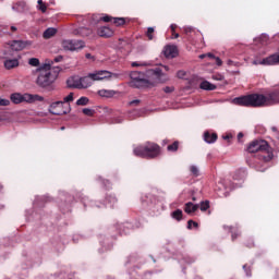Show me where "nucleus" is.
Masks as SVG:
<instances>
[{"label": "nucleus", "instance_id": "c756f323", "mask_svg": "<svg viewBox=\"0 0 279 279\" xmlns=\"http://www.w3.org/2000/svg\"><path fill=\"white\" fill-rule=\"evenodd\" d=\"M88 97H81L77 101H76V106H88Z\"/></svg>", "mask_w": 279, "mask_h": 279}, {"label": "nucleus", "instance_id": "f704fd0d", "mask_svg": "<svg viewBox=\"0 0 279 279\" xmlns=\"http://www.w3.org/2000/svg\"><path fill=\"white\" fill-rule=\"evenodd\" d=\"M148 40H154V27H148L146 32Z\"/></svg>", "mask_w": 279, "mask_h": 279}, {"label": "nucleus", "instance_id": "20e7f679", "mask_svg": "<svg viewBox=\"0 0 279 279\" xmlns=\"http://www.w3.org/2000/svg\"><path fill=\"white\" fill-rule=\"evenodd\" d=\"M258 151H260L262 154H266V155H262L264 162H269L270 160L274 159V151H271V146H269V143H267V141L254 140L248 144L247 146L248 154H256Z\"/></svg>", "mask_w": 279, "mask_h": 279}, {"label": "nucleus", "instance_id": "2eb2a0df", "mask_svg": "<svg viewBox=\"0 0 279 279\" xmlns=\"http://www.w3.org/2000/svg\"><path fill=\"white\" fill-rule=\"evenodd\" d=\"M197 210H199L198 204L195 205L192 202H189L184 206V213H186V215H193V213H197Z\"/></svg>", "mask_w": 279, "mask_h": 279}, {"label": "nucleus", "instance_id": "412c9836", "mask_svg": "<svg viewBox=\"0 0 279 279\" xmlns=\"http://www.w3.org/2000/svg\"><path fill=\"white\" fill-rule=\"evenodd\" d=\"M56 34H58V29L53 28V27H50V28H47L43 36L46 40H48L49 38H53V36H56Z\"/></svg>", "mask_w": 279, "mask_h": 279}, {"label": "nucleus", "instance_id": "9d476101", "mask_svg": "<svg viewBox=\"0 0 279 279\" xmlns=\"http://www.w3.org/2000/svg\"><path fill=\"white\" fill-rule=\"evenodd\" d=\"M27 45H32V41L13 40L10 45L12 51H23Z\"/></svg>", "mask_w": 279, "mask_h": 279}, {"label": "nucleus", "instance_id": "0eeeda50", "mask_svg": "<svg viewBox=\"0 0 279 279\" xmlns=\"http://www.w3.org/2000/svg\"><path fill=\"white\" fill-rule=\"evenodd\" d=\"M12 104L19 105V104H34V101H45V98L39 95H32V94H19L14 93L10 97Z\"/></svg>", "mask_w": 279, "mask_h": 279}, {"label": "nucleus", "instance_id": "c9c22d12", "mask_svg": "<svg viewBox=\"0 0 279 279\" xmlns=\"http://www.w3.org/2000/svg\"><path fill=\"white\" fill-rule=\"evenodd\" d=\"M136 117H141V111L140 110L134 109L133 111H131L129 113V119H135Z\"/></svg>", "mask_w": 279, "mask_h": 279}, {"label": "nucleus", "instance_id": "37998d69", "mask_svg": "<svg viewBox=\"0 0 279 279\" xmlns=\"http://www.w3.org/2000/svg\"><path fill=\"white\" fill-rule=\"evenodd\" d=\"M211 78L216 80V82H222L223 75L221 74H214Z\"/></svg>", "mask_w": 279, "mask_h": 279}, {"label": "nucleus", "instance_id": "39448f33", "mask_svg": "<svg viewBox=\"0 0 279 279\" xmlns=\"http://www.w3.org/2000/svg\"><path fill=\"white\" fill-rule=\"evenodd\" d=\"M133 154L138 158H146L153 160L160 156V146L153 142H147L134 148Z\"/></svg>", "mask_w": 279, "mask_h": 279}, {"label": "nucleus", "instance_id": "e433bc0d", "mask_svg": "<svg viewBox=\"0 0 279 279\" xmlns=\"http://www.w3.org/2000/svg\"><path fill=\"white\" fill-rule=\"evenodd\" d=\"M193 227H194V228H199V223H197V222H195V221H193V220H189V221H187V229H189V230H193Z\"/></svg>", "mask_w": 279, "mask_h": 279}, {"label": "nucleus", "instance_id": "58836bf2", "mask_svg": "<svg viewBox=\"0 0 279 279\" xmlns=\"http://www.w3.org/2000/svg\"><path fill=\"white\" fill-rule=\"evenodd\" d=\"M113 17L110 15H105L99 17V21H104V23H112Z\"/></svg>", "mask_w": 279, "mask_h": 279}, {"label": "nucleus", "instance_id": "ddd939ff", "mask_svg": "<svg viewBox=\"0 0 279 279\" xmlns=\"http://www.w3.org/2000/svg\"><path fill=\"white\" fill-rule=\"evenodd\" d=\"M279 62V53L278 54H272L270 57H267L265 59H263L259 64H265V65H268V66H271L274 64H278Z\"/></svg>", "mask_w": 279, "mask_h": 279}, {"label": "nucleus", "instance_id": "4be33fe9", "mask_svg": "<svg viewBox=\"0 0 279 279\" xmlns=\"http://www.w3.org/2000/svg\"><path fill=\"white\" fill-rule=\"evenodd\" d=\"M4 66L10 71V69H16L19 66V60L17 59H9L4 61Z\"/></svg>", "mask_w": 279, "mask_h": 279}, {"label": "nucleus", "instance_id": "bf43d9fd", "mask_svg": "<svg viewBox=\"0 0 279 279\" xmlns=\"http://www.w3.org/2000/svg\"><path fill=\"white\" fill-rule=\"evenodd\" d=\"M228 64H232V60H229V61H228Z\"/></svg>", "mask_w": 279, "mask_h": 279}, {"label": "nucleus", "instance_id": "473e14b6", "mask_svg": "<svg viewBox=\"0 0 279 279\" xmlns=\"http://www.w3.org/2000/svg\"><path fill=\"white\" fill-rule=\"evenodd\" d=\"M190 171L192 175H194V178H197L199 175V169L197 168V166H191Z\"/></svg>", "mask_w": 279, "mask_h": 279}, {"label": "nucleus", "instance_id": "1a4fd4ad", "mask_svg": "<svg viewBox=\"0 0 279 279\" xmlns=\"http://www.w3.org/2000/svg\"><path fill=\"white\" fill-rule=\"evenodd\" d=\"M64 108V101H56L52 102L49 107V112L51 114H56L57 117H60L62 114H66V110Z\"/></svg>", "mask_w": 279, "mask_h": 279}, {"label": "nucleus", "instance_id": "f257e3e1", "mask_svg": "<svg viewBox=\"0 0 279 279\" xmlns=\"http://www.w3.org/2000/svg\"><path fill=\"white\" fill-rule=\"evenodd\" d=\"M235 106H243L244 108H263V106H274L279 104V89L263 94H248L233 99Z\"/></svg>", "mask_w": 279, "mask_h": 279}, {"label": "nucleus", "instance_id": "680f3d73", "mask_svg": "<svg viewBox=\"0 0 279 279\" xmlns=\"http://www.w3.org/2000/svg\"><path fill=\"white\" fill-rule=\"evenodd\" d=\"M192 199H193V202H196V199H197V198H195V197H192Z\"/></svg>", "mask_w": 279, "mask_h": 279}, {"label": "nucleus", "instance_id": "8fccbe9b", "mask_svg": "<svg viewBox=\"0 0 279 279\" xmlns=\"http://www.w3.org/2000/svg\"><path fill=\"white\" fill-rule=\"evenodd\" d=\"M170 28H171L172 34H175V29H178V25L172 24V25L170 26Z\"/></svg>", "mask_w": 279, "mask_h": 279}, {"label": "nucleus", "instance_id": "a18cd8bd", "mask_svg": "<svg viewBox=\"0 0 279 279\" xmlns=\"http://www.w3.org/2000/svg\"><path fill=\"white\" fill-rule=\"evenodd\" d=\"M0 106H10V100L5 98H0Z\"/></svg>", "mask_w": 279, "mask_h": 279}, {"label": "nucleus", "instance_id": "13d9d810", "mask_svg": "<svg viewBox=\"0 0 279 279\" xmlns=\"http://www.w3.org/2000/svg\"><path fill=\"white\" fill-rule=\"evenodd\" d=\"M199 58L201 60H204V58H206V54H201Z\"/></svg>", "mask_w": 279, "mask_h": 279}, {"label": "nucleus", "instance_id": "4d7b16f0", "mask_svg": "<svg viewBox=\"0 0 279 279\" xmlns=\"http://www.w3.org/2000/svg\"><path fill=\"white\" fill-rule=\"evenodd\" d=\"M85 58H87V60H90V58H93V56L90 53H86Z\"/></svg>", "mask_w": 279, "mask_h": 279}, {"label": "nucleus", "instance_id": "423d86ee", "mask_svg": "<svg viewBox=\"0 0 279 279\" xmlns=\"http://www.w3.org/2000/svg\"><path fill=\"white\" fill-rule=\"evenodd\" d=\"M110 77H119V74H112V72L106 70L89 73L87 76L81 77V88H89V86H93V82H101V80Z\"/></svg>", "mask_w": 279, "mask_h": 279}, {"label": "nucleus", "instance_id": "2f4dec72", "mask_svg": "<svg viewBox=\"0 0 279 279\" xmlns=\"http://www.w3.org/2000/svg\"><path fill=\"white\" fill-rule=\"evenodd\" d=\"M207 56H208V58L216 60L217 66H221V64H223V61H221V59L219 57H215V54H213V53H208Z\"/></svg>", "mask_w": 279, "mask_h": 279}, {"label": "nucleus", "instance_id": "6ab92c4d", "mask_svg": "<svg viewBox=\"0 0 279 279\" xmlns=\"http://www.w3.org/2000/svg\"><path fill=\"white\" fill-rule=\"evenodd\" d=\"M25 8H27L25 1H19L12 5V10H14V12H25Z\"/></svg>", "mask_w": 279, "mask_h": 279}, {"label": "nucleus", "instance_id": "4c0bfd02", "mask_svg": "<svg viewBox=\"0 0 279 279\" xmlns=\"http://www.w3.org/2000/svg\"><path fill=\"white\" fill-rule=\"evenodd\" d=\"M183 29H184V34H186V36H191V34H193L195 32V28L191 27V26H185Z\"/></svg>", "mask_w": 279, "mask_h": 279}, {"label": "nucleus", "instance_id": "6e6d98bb", "mask_svg": "<svg viewBox=\"0 0 279 279\" xmlns=\"http://www.w3.org/2000/svg\"><path fill=\"white\" fill-rule=\"evenodd\" d=\"M222 138H225V141H230V138H232V135H226Z\"/></svg>", "mask_w": 279, "mask_h": 279}, {"label": "nucleus", "instance_id": "a211bd4d", "mask_svg": "<svg viewBox=\"0 0 279 279\" xmlns=\"http://www.w3.org/2000/svg\"><path fill=\"white\" fill-rule=\"evenodd\" d=\"M199 88H202V90H216L217 85H215L208 81H203L199 85Z\"/></svg>", "mask_w": 279, "mask_h": 279}, {"label": "nucleus", "instance_id": "09e8293b", "mask_svg": "<svg viewBox=\"0 0 279 279\" xmlns=\"http://www.w3.org/2000/svg\"><path fill=\"white\" fill-rule=\"evenodd\" d=\"M141 100L140 99H135L129 102V106H140Z\"/></svg>", "mask_w": 279, "mask_h": 279}, {"label": "nucleus", "instance_id": "864d4df0", "mask_svg": "<svg viewBox=\"0 0 279 279\" xmlns=\"http://www.w3.org/2000/svg\"><path fill=\"white\" fill-rule=\"evenodd\" d=\"M241 138H243V133H239V134H238V141H239V143H241Z\"/></svg>", "mask_w": 279, "mask_h": 279}, {"label": "nucleus", "instance_id": "e2e57ef3", "mask_svg": "<svg viewBox=\"0 0 279 279\" xmlns=\"http://www.w3.org/2000/svg\"><path fill=\"white\" fill-rule=\"evenodd\" d=\"M165 69H166V71H168V70H169V68H168V66H165Z\"/></svg>", "mask_w": 279, "mask_h": 279}, {"label": "nucleus", "instance_id": "5701e85b", "mask_svg": "<svg viewBox=\"0 0 279 279\" xmlns=\"http://www.w3.org/2000/svg\"><path fill=\"white\" fill-rule=\"evenodd\" d=\"M172 219H175V221H182L183 213L182 209H177L171 213Z\"/></svg>", "mask_w": 279, "mask_h": 279}, {"label": "nucleus", "instance_id": "79ce46f5", "mask_svg": "<svg viewBox=\"0 0 279 279\" xmlns=\"http://www.w3.org/2000/svg\"><path fill=\"white\" fill-rule=\"evenodd\" d=\"M173 90H175V87H173V86L163 87V93L171 94V93H173Z\"/></svg>", "mask_w": 279, "mask_h": 279}, {"label": "nucleus", "instance_id": "6e6552de", "mask_svg": "<svg viewBox=\"0 0 279 279\" xmlns=\"http://www.w3.org/2000/svg\"><path fill=\"white\" fill-rule=\"evenodd\" d=\"M61 47L64 51H80V49H84L86 47V44L84 40L80 39H64L61 43Z\"/></svg>", "mask_w": 279, "mask_h": 279}, {"label": "nucleus", "instance_id": "9b49d317", "mask_svg": "<svg viewBox=\"0 0 279 279\" xmlns=\"http://www.w3.org/2000/svg\"><path fill=\"white\" fill-rule=\"evenodd\" d=\"M163 56L166 58H178V46L167 45L163 48Z\"/></svg>", "mask_w": 279, "mask_h": 279}, {"label": "nucleus", "instance_id": "72a5a7b5", "mask_svg": "<svg viewBox=\"0 0 279 279\" xmlns=\"http://www.w3.org/2000/svg\"><path fill=\"white\" fill-rule=\"evenodd\" d=\"M83 114H85V117H95V110L88 109V108H84L83 109Z\"/></svg>", "mask_w": 279, "mask_h": 279}, {"label": "nucleus", "instance_id": "bb28decb", "mask_svg": "<svg viewBox=\"0 0 279 279\" xmlns=\"http://www.w3.org/2000/svg\"><path fill=\"white\" fill-rule=\"evenodd\" d=\"M37 10H39L40 12H43V14H45V12H47V4H45L43 0H38Z\"/></svg>", "mask_w": 279, "mask_h": 279}, {"label": "nucleus", "instance_id": "dca6fc26", "mask_svg": "<svg viewBox=\"0 0 279 279\" xmlns=\"http://www.w3.org/2000/svg\"><path fill=\"white\" fill-rule=\"evenodd\" d=\"M217 138H218L217 133H211L209 131H206L204 133L205 143H208V144L217 143Z\"/></svg>", "mask_w": 279, "mask_h": 279}, {"label": "nucleus", "instance_id": "7c9ffc66", "mask_svg": "<svg viewBox=\"0 0 279 279\" xmlns=\"http://www.w3.org/2000/svg\"><path fill=\"white\" fill-rule=\"evenodd\" d=\"M28 64L31 66H40V60H38V58H31Z\"/></svg>", "mask_w": 279, "mask_h": 279}, {"label": "nucleus", "instance_id": "f03ea898", "mask_svg": "<svg viewBox=\"0 0 279 279\" xmlns=\"http://www.w3.org/2000/svg\"><path fill=\"white\" fill-rule=\"evenodd\" d=\"M147 76L151 77L153 81H149L145 78V74L133 71L130 74L131 77V86L133 88H149V86H154V84H160L169 81V77L162 73V70L160 68H156L155 70H148Z\"/></svg>", "mask_w": 279, "mask_h": 279}, {"label": "nucleus", "instance_id": "b1692460", "mask_svg": "<svg viewBox=\"0 0 279 279\" xmlns=\"http://www.w3.org/2000/svg\"><path fill=\"white\" fill-rule=\"evenodd\" d=\"M245 178V169H239L233 174V180H243Z\"/></svg>", "mask_w": 279, "mask_h": 279}, {"label": "nucleus", "instance_id": "603ef678", "mask_svg": "<svg viewBox=\"0 0 279 279\" xmlns=\"http://www.w3.org/2000/svg\"><path fill=\"white\" fill-rule=\"evenodd\" d=\"M54 62H62V56L54 58Z\"/></svg>", "mask_w": 279, "mask_h": 279}, {"label": "nucleus", "instance_id": "a878e982", "mask_svg": "<svg viewBox=\"0 0 279 279\" xmlns=\"http://www.w3.org/2000/svg\"><path fill=\"white\" fill-rule=\"evenodd\" d=\"M112 23H113V25H116V27H121L125 23V19H123V17H113Z\"/></svg>", "mask_w": 279, "mask_h": 279}, {"label": "nucleus", "instance_id": "5fc2aeb1", "mask_svg": "<svg viewBox=\"0 0 279 279\" xmlns=\"http://www.w3.org/2000/svg\"><path fill=\"white\" fill-rule=\"evenodd\" d=\"M172 38H180V34L175 33L174 31V34H172Z\"/></svg>", "mask_w": 279, "mask_h": 279}, {"label": "nucleus", "instance_id": "49530a36", "mask_svg": "<svg viewBox=\"0 0 279 279\" xmlns=\"http://www.w3.org/2000/svg\"><path fill=\"white\" fill-rule=\"evenodd\" d=\"M131 66H147V63H145V62H132L131 63Z\"/></svg>", "mask_w": 279, "mask_h": 279}, {"label": "nucleus", "instance_id": "ea45409f", "mask_svg": "<svg viewBox=\"0 0 279 279\" xmlns=\"http://www.w3.org/2000/svg\"><path fill=\"white\" fill-rule=\"evenodd\" d=\"M16 31H17L16 26H11L9 28V31H8V28H4V34H9V36H10L12 34H14Z\"/></svg>", "mask_w": 279, "mask_h": 279}, {"label": "nucleus", "instance_id": "cd10ccee", "mask_svg": "<svg viewBox=\"0 0 279 279\" xmlns=\"http://www.w3.org/2000/svg\"><path fill=\"white\" fill-rule=\"evenodd\" d=\"M180 147V142L175 141L174 143L168 145V151H177Z\"/></svg>", "mask_w": 279, "mask_h": 279}, {"label": "nucleus", "instance_id": "de8ad7c7", "mask_svg": "<svg viewBox=\"0 0 279 279\" xmlns=\"http://www.w3.org/2000/svg\"><path fill=\"white\" fill-rule=\"evenodd\" d=\"M185 75H186V72H184V71H179L177 73V77H179L180 80L184 78Z\"/></svg>", "mask_w": 279, "mask_h": 279}, {"label": "nucleus", "instance_id": "c85d7f7f", "mask_svg": "<svg viewBox=\"0 0 279 279\" xmlns=\"http://www.w3.org/2000/svg\"><path fill=\"white\" fill-rule=\"evenodd\" d=\"M198 208L202 210V213H206V210L210 208V202L209 201L202 202Z\"/></svg>", "mask_w": 279, "mask_h": 279}, {"label": "nucleus", "instance_id": "f8f14e48", "mask_svg": "<svg viewBox=\"0 0 279 279\" xmlns=\"http://www.w3.org/2000/svg\"><path fill=\"white\" fill-rule=\"evenodd\" d=\"M97 34L100 36V38H111V36L114 35V31L108 26H101L98 28Z\"/></svg>", "mask_w": 279, "mask_h": 279}, {"label": "nucleus", "instance_id": "4468645a", "mask_svg": "<svg viewBox=\"0 0 279 279\" xmlns=\"http://www.w3.org/2000/svg\"><path fill=\"white\" fill-rule=\"evenodd\" d=\"M69 88H82L81 77L73 76L66 81Z\"/></svg>", "mask_w": 279, "mask_h": 279}, {"label": "nucleus", "instance_id": "f3484780", "mask_svg": "<svg viewBox=\"0 0 279 279\" xmlns=\"http://www.w3.org/2000/svg\"><path fill=\"white\" fill-rule=\"evenodd\" d=\"M99 97H106L107 99H110L117 95V92L113 89H100L98 90Z\"/></svg>", "mask_w": 279, "mask_h": 279}, {"label": "nucleus", "instance_id": "7ed1b4c3", "mask_svg": "<svg viewBox=\"0 0 279 279\" xmlns=\"http://www.w3.org/2000/svg\"><path fill=\"white\" fill-rule=\"evenodd\" d=\"M58 73H60V68H51V64H45L40 68L39 75L37 77V85L40 88H53V82L58 80Z\"/></svg>", "mask_w": 279, "mask_h": 279}, {"label": "nucleus", "instance_id": "393cba45", "mask_svg": "<svg viewBox=\"0 0 279 279\" xmlns=\"http://www.w3.org/2000/svg\"><path fill=\"white\" fill-rule=\"evenodd\" d=\"M106 201L108 202V204H111V208H113V206L117 204V202H119L117 199V196H114V194L107 195Z\"/></svg>", "mask_w": 279, "mask_h": 279}, {"label": "nucleus", "instance_id": "0e129e2a", "mask_svg": "<svg viewBox=\"0 0 279 279\" xmlns=\"http://www.w3.org/2000/svg\"><path fill=\"white\" fill-rule=\"evenodd\" d=\"M274 132H276V128H272Z\"/></svg>", "mask_w": 279, "mask_h": 279}, {"label": "nucleus", "instance_id": "c03bdc74", "mask_svg": "<svg viewBox=\"0 0 279 279\" xmlns=\"http://www.w3.org/2000/svg\"><path fill=\"white\" fill-rule=\"evenodd\" d=\"M246 247H254V240L248 238L245 242Z\"/></svg>", "mask_w": 279, "mask_h": 279}, {"label": "nucleus", "instance_id": "052dcab7", "mask_svg": "<svg viewBox=\"0 0 279 279\" xmlns=\"http://www.w3.org/2000/svg\"><path fill=\"white\" fill-rule=\"evenodd\" d=\"M116 123H122V121H121V120H118V121H116Z\"/></svg>", "mask_w": 279, "mask_h": 279}, {"label": "nucleus", "instance_id": "a19ab883", "mask_svg": "<svg viewBox=\"0 0 279 279\" xmlns=\"http://www.w3.org/2000/svg\"><path fill=\"white\" fill-rule=\"evenodd\" d=\"M70 101H73V93L63 98V104H69Z\"/></svg>", "mask_w": 279, "mask_h": 279}, {"label": "nucleus", "instance_id": "3c124183", "mask_svg": "<svg viewBox=\"0 0 279 279\" xmlns=\"http://www.w3.org/2000/svg\"><path fill=\"white\" fill-rule=\"evenodd\" d=\"M239 236V233H232L231 234V240L236 241V238Z\"/></svg>", "mask_w": 279, "mask_h": 279}, {"label": "nucleus", "instance_id": "aec40b11", "mask_svg": "<svg viewBox=\"0 0 279 279\" xmlns=\"http://www.w3.org/2000/svg\"><path fill=\"white\" fill-rule=\"evenodd\" d=\"M75 34L78 36L86 37V36H90L93 34V29H90L88 27H81L75 31Z\"/></svg>", "mask_w": 279, "mask_h": 279}]
</instances>
